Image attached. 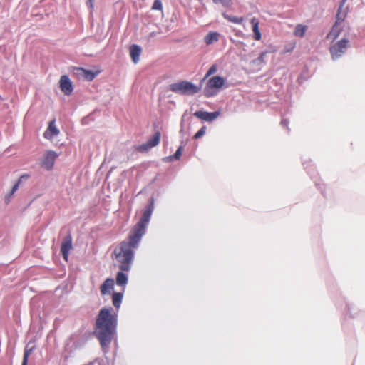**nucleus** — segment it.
Here are the masks:
<instances>
[{
	"label": "nucleus",
	"instance_id": "1",
	"mask_svg": "<svg viewBox=\"0 0 365 365\" xmlns=\"http://www.w3.org/2000/svg\"><path fill=\"white\" fill-rule=\"evenodd\" d=\"M153 210V202H150V204L143 213L140 221L130 231L128 241L122 242L120 245L114 250L113 255L119 263V267L121 270L128 271L130 269L133 257V250L138 246L145 233Z\"/></svg>",
	"mask_w": 365,
	"mask_h": 365
},
{
	"label": "nucleus",
	"instance_id": "2",
	"mask_svg": "<svg viewBox=\"0 0 365 365\" xmlns=\"http://www.w3.org/2000/svg\"><path fill=\"white\" fill-rule=\"evenodd\" d=\"M116 319L108 309H102L98 316L96 323L95 334L100 340L103 348L107 346L112 340Z\"/></svg>",
	"mask_w": 365,
	"mask_h": 365
},
{
	"label": "nucleus",
	"instance_id": "3",
	"mask_svg": "<svg viewBox=\"0 0 365 365\" xmlns=\"http://www.w3.org/2000/svg\"><path fill=\"white\" fill-rule=\"evenodd\" d=\"M225 83L224 78L215 76L210 78L204 88V94L206 97L210 98L216 96Z\"/></svg>",
	"mask_w": 365,
	"mask_h": 365
},
{
	"label": "nucleus",
	"instance_id": "4",
	"mask_svg": "<svg viewBox=\"0 0 365 365\" xmlns=\"http://www.w3.org/2000/svg\"><path fill=\"white\" fill-rule=\"evenodd\" d=\"M170 90L181 95H193L199 91V88L191 82L182 81L171 84Z\"/></svg>",
	"mask_w": 365,
	"mask_h": 365
},
{
	"label": "nucleus",
	"instance_id": "5",
	"mask_svg": "<svg viewBox=\"0 0 365 365\" xmlns=\"http://www.w3.org/2000/svg\"><path fill=\"white\" fill-rule=\"evenodd\" d=\"M349 46V41L346 38L333 43L329 47L331 58L336 60L341 58L346 52Z\"/></svg>",
	"mask_w": 365,
	"mask_h": 365
},
{
	"label": "nucleus",
	"instance_id": "6",
	"mask_svg": "<svg viewBox=\"0 0 365 365\" xmlns=\"http://www.w3.org/2000/svg\"><path fill=\"white\" fill-rule=\"evenodd\" d=\"M58 154L53 150H47L44 153L41 161V165L42 168L47 170H50L53 168L54 162Z\"/></svg>",
	"mask_w": 365,
	"mask_h": 365
},
{
	"label": "nucleus",
	"instance_id": "7",
	"mask_svg": "<svg viewBox=\"0 0 365 365\" xmlns=\"http://www.w3.org/2000/svg\"><path fill=\"white\" fill-rule=\"evenodd\" d=\"M160 139V133L158 132H156L154 135L149 139L146 143L136 145L134 147L135 150L140 152V153H146L148 152L150 148H152L154 146H156L159 143Z\"/></svg>",
	"mask_w": 365,
	"mask_h": 365
},
{
	"label": "nucleus",
	"instance_id": "8",
	"mask_svg": "<svg viewBox=\"0 0 365 365\" xmlns=\"http://www.w3.org/2000/svg\"><path fill=\"white\" fill-rule=\"evenodd\" d=\"M60 134V130L56 125L55 120L49 122L47 129L43 133V137L48 140L53 142Z\"/></svg>",
	"mask_w": 365,
	"mask_h": 365
},
{
	"label": "nucleus",
	"instance_id": "9",
	"mask_svg": "<svg viewBox=\"0 0 365 365\" xmlns=\"http://www.w3.org/2000/svg\"><path fill=\"white\" fill-rule=\"evenodd\" d=\"M59 88L66 96H70L72 93L73 86L68 76L63 75L61 76L59 80Z\"/></svg>",
	"mask_w": 365,
	"mask_h": 365
},
{
	"label": "nucleus",
	"instance_id": "10",
	"mask_svg": "<svg viewBox=\"0 0 365 365\" xmlns=\"http://www.w3.org/2000/svg\"><path fill=\"white\" fill-rule=\"evenodd\" d=\"M74 71L75 75L78 78H83L89 81H91L93 79H94L95 77L100 73L99 70H97L94 72L90 70H86L82 68H76Z\"/></svg>",
	"mask_w": 365,
	"mask_h": 365
},
{
	"label": "nucleus",
	"instance_id": "11",
	"mask_svg": "<svg viewBox=\"0 0 365 365\" xmlns=\"http://www.w3.org/2000/svg\"><path fill=\"white\" fill-rule=\"evenodd\" d=\"M72 249V239L71 235H68L63 239L61 244V252L62 253L63 259L67 261L68 257V252Z\"/></svg>",
	"mask_w": 365,
	"mask_h": 365
},
{
	"label": "nucleus",
	"instance_id": "12",
	"mask_svg": "<svg viewBox=\"0 0 365 365\" xmlns=\"http://www.w3.org/2000/svg\"><path fill=\"white\" fill-rule=\"evenodd\" d=\"M142 53V48L137 45L133 44L129 46V53L132 61L137 64L140 61V57Z\"/></svg>",
	"mask_w": 365,
	"mask_h": 365
},
{
	"label": "nucleus",
	"instance_id": "13",
	"mask_svg": "<svg viewBox=\"0 0 365 365\" xmlns=\"http://www.w3.org/2000/svg\"><path fill=\"white\" fill-rule=\"evenodd\" d=\"M194 115L201 120L211 122L219 116V112L209 113L206 111H196Z\"/></svg>",
	"mask_w": 365,
	"mask_h": 365
},
{
	"label": "nucleus",
	"instance_id": "14",
	"mask_svg": "<svg viewBox=\"0 0 365 365\" xmlns=\"http://www.w3.org/2000/svg\"><path fill=\"white\" fill-rule=\"evenodd\" d=\"M250 24L252 26V31L254 34V38L256 41H259L262 38V34L259 31V21L257 18L253 17L250 20Z\"/></svg>",
	"mask_w": 365,
	"mask_h": 365
},
{
	"label": "nucleus",
	"instance_id": "15",
	"mask_svg": "<svg viewBox=\"0 0 365 365\" xmlns=\"http://www.w3.org/2000/svg\"><path fill=\"white\" fill-rule=\"evenodd\" d=\"M220 34L217 31H210L205 37L204 42L206 45H211L219 41Z\"/></svg>",
	"mask_w": 365,
	"mask_h": 365
},
{
	"label": "nucleus",
	"instance_id": "16",
	"mask_svg": "<svg viewBox=\"0 0 365 365\" xmlns=\"http://www.w3.org/2000/svg\"><path fill=\"white\" fill-rule=\"evenodd\" d=\"M346 0H341L339 7L338 9V11L336 14V24H340L345 19L346 12L342 11V9L344 5L345 4Z\"/></svg>",
	"mask_w": 365,
	"mask_h": 365
},
{
	"label": "nucleus",
	"instance_id": "17",
	"mask_svg": "<svg viewBox=\"0 0 365 365\" xmlns=\"http://www.w3.org/2000/svg\"><path fill=\"white\" fill-rule=\"evenodd\" d=\"M114 281L112 279H107L101 286V292L102 294L108 293L113 287Z\"/></svg>",
	"mask_w": 365,
	"mask_h": 365
},
{
	"label": "nucleus",
	"instance_id": "18",
	"mask_svg": "<svg viewBox=\"0 0 365 365\" xmlns=\"http://www.w3.org/2000/svg\"><path fill=\"white\" fill-rule=\"evenodd\" d=\"M341 32V28L339 27V24H336L334 25L333 28L331 29V31L328 34L327 38L330 39H335L338 37Z\"/></svg>",
	"mask_w": 365,
	"mask_h": 365
},
{
	"label": "nucleus",
	"instance_id": "19",
	"mask_svg": "<svg viewBox=\"0 0 365 365\" xmlns=\"http://www.w3.org/2000/svg\"><path fill=\"white\" fill-rule=\"evenodd\" d=\"M222 16L227 21H229L232 23H235V24H240L244 21V18L242 16L239 17V16H232V15H229V14H227L226 13H223Z\"/></svg>",
	"mask_w": 365,
	"mask_h": 365
},
{
	"label": "nucleus",
	"instance_id": "20",
	"mask_svg": "<svg viewBox=\"0 0 365 365\" xmlns=\"http://www.w3.org/2000/svg\"><path fill=\"white\" fill-rule=\"evenodd\" d=\"M307 29V26L302 25V24H298V25H297V26L294 29V35L295 36L302 38L304 36Z\"/></svg>",
	"mask_w": 365,
	"mask_h": 365
},
{
	"label": "nucleus",
	"instance_id": "21",
	"mask_svg": "<svg viewBox=\"0 0 365 365\" xmlns=\"http://www.w3.org/2000/svg\"><path fill=\"white\" fill-rule=\"evenodd\" d=\"M182 147L180 146L173 155H170L163 158L164 161L168 162L173 160H179L182 155Z\"/></svg>",
	"mask_w": 365,
	"mask_h": 365
},
{
	"label": "nucleus",
	"instance_id": "22",
	"mask_svg": "<svg viewBox=\"0 0 365 365\" xmlns=\"http://www.w3.org/2000/svg\"><path fill=\"white\" fill-rule=\"evenodd\" d=\"M21 181V178L19 179L18 182L14 185L11 190L5 196V201L6 203H9L12 195L14 194V192L17 190L19 188V185Z\"/></svg>",
	"mask_w": 365,
	"mask_h": 365
},
{
	"label": "nucleus",
	"instance_id": "23",
	"mask_svg": "<svg viewBox=\"0 0 365 365\" xmlns=\"http://www.w3.org/2000/svg\"><path fill=\"white\" fill-rule=\"evenodd\" d=\"M34 349V346H32L30 348L29 347V346H26L24 354V359H23L21 365H27L29 356L33 352Z\"/></svg>",
	"mask_w": 365,
	"mask_h": 365
},
{
	"label": "nucleus",
	"instance_id": "24",
	"mask_svg": "<svg viewBox=\"0 0 365 365\" xmlns=\"http://www.w3.org/2000/svg\"><path fill=\"white\" fill-rule=\"evenodd\" d=\"M127 275L121 272L117 274L116 282L119 285H124L127 283Z\"/></svg>",
	"mask_w": 365,
	"mask_h": 365
},
{
	"label": "nucleus",
	"instance_id": "25",
	"mask_svg": "<svg viewBox=\"0 0 365 365\" xmlns=\"http://www.w3.org/2000/svg\"><path fill=\"white\" fill-rule=\"evenodd\" d=\"M123 295L120 293H114L113 295V305L118 308L120 305Z\"/></svg>",
	"mask_w": 365,
	"mask_h": 365
},
{
	"label": "nucleus",
	"instance_id": "26",
	"mask_svg": "<svg viewBox=\"0 0 365 365\" xmlns=\"http://www.w3.org/2000/svg\"><path fill=\"white\" fill-rule=\"evenodd\" d=\"M215 4H221L223 6L230 8L232 6V0H212Z\"/></svg>",
	"mask_w": 365,
	"mask_h": 365
},
{
	"label": "nucleus",
	"instance_id": "27",
	"mask_svg": "<svg viewBox=\"0 0 365 365\" xmlns=\"http://www.w3.org/2000/svg\"><path fill=\"white\" fill-rule=\"evenodd\" d=\"M217 71V66L216 64H213L209 70L207 71L204 80L207 78L209 76L215 74Z\"/></svg>",
	"mask_w": 365,
	"mask_h": 365
},
{
	"label": "nucleus",
	"instance_id": "28",
	"mask_svg": "<svg viewBox=\"0 0 365 365\" xmlns=\"http://www.w3.org/2000/svg\"><path fill=\"white\" fill-rule=\"evenodd\" d=\"M296 47V42L293 41L284 46V52L289 53L292 52Z\"/></svg>",
	"mask_w": 365,
	"mask_h": 365
},
{
	"label": "nucleus",
	"instance_id": "29",
	"mask_svg": "<svg viewBox=\"0 0 365 365\" xmlns=\"http://www.w3.org/2000/svg\"><path fill=\"white\" fill-rule=\"evenodd\" d=\"M206 132V127L205 126H202L194 135V138L195 139H197V138H200V137H202V135H205Z\"/></svg>",
	"mask_w": 365,
	"mask_h": 365
},
{
	"label": "nucleus",
	"instance_id": "30",
	"mask_svg": "<svg viewBox=\"0 0 365 365\" xmlns=\"http://www.w3.org/2000/svg\"><path fill=\"white\" fill-rule=\"evenodd\" d=\"M267 52H262L260 56L258 57L257 61L262 63L264 62V58Z\"/></svg>",
	"mask_w": 365,
	"mask_h": 365
},
{
	"label": "nucleus",
	"instance_id": "31",
	"mask_svg": "<svg viewBox=\"0 0 365 365\" xmlns=\"http://www.w3.org/2000/svg\"><path fill=\"white\" fill-rule=\"evenodd\" d=\"M153 9H160V1L159 0H155L154 4H153Z\"/></svg>",
	"mask_w": 365,
	"mask_h": 365
},
{
	"label": "nucleus",
	"instance_id": "32",
	"mask_svg": "<svg viewBox=\"0 0 365 365\" xmlns=\"http://www.w3.org/2000/svg\"><path fill=\"white\" fill-rule=\"evenodd\" d=\"M86 4L89 8L93 9L94 6V1L93 0H88Z\"/></svg>",
	"mask_w": 365,
	"mask_h": 365
}]
</instances>
